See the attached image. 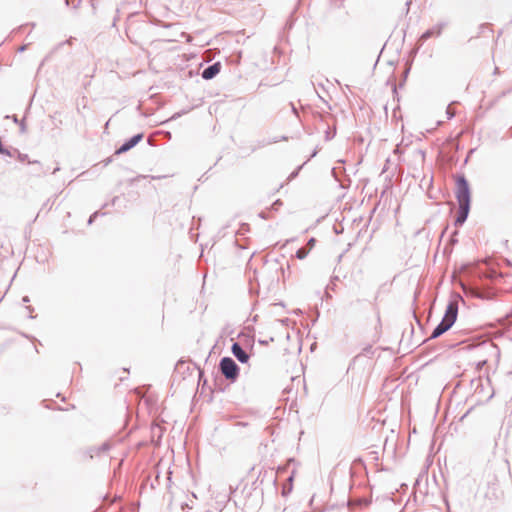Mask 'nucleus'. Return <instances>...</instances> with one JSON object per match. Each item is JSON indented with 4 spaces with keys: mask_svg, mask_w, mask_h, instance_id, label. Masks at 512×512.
<instances>
[{
    "mask_svg": "<svg viewBox=\"0 0 512 512\" xmlns=\"http://www.w3.org/2000/svg\"><path fill=\"white\" fill-rule=\"evenodd\" d=\"M221 67L222 66L220 62H214L211 65H208L201 72L202 78L205 80H211L215 78L220 73Z\"/></svg>",
    "mask_w": 512,
    "mask_h": 512,
    "instance_id": "obj_8",
    "label": "nucleus"
},
{
    "mask_svg": "<svg viewBox=\"0 0 512 512\" xmlns=\"http://www.w3.org/2000/svg\"><path fill=\"white\" fill-rule=\"evenodd\" d=\"M458 316V304L454 301H449L446 306L444 316L440 323L433 329L429 339H436L447 332L456 322Z\"/></svg>",
    "mask_w": 512,
    "mask_h": 512,
    "instance_id": "obj_1",
    "label": "nucleus"
},
{
    "mask_svg": "<svg viewBox=\"0 0 512 512\" xmlns=\"http://www.w3.org/2000/svg\"><path fill=\"white\" fill-rule=\"evenodd\" d=\"M373 354H374V349H373L371 344H368L365 347H363V349H362L361 353L359 354V356L360 355L372 356Z\"/></svg>",
    "mask_w": 512,
    "mask_h": 512,
    "instance_id": "obj_17",
    "label": "nucleus"
},
{
    "mask_svg": "<svg viewBox=\"0 0 512 512\" xmlns=\"http://www.w3.org/2000/svg\"><path fill=\"white\" fill-rule=\"evenodd\" d=\"M499 73H500L499 68H498V67H495V68H494V71H493V74H494V75H497V74H499Z\"/></svg>",
    "mask_w": 512,
    "mask_h": 512,
    "instance_id": "obj_39",
    "label": "nucleus"
},
{
    "mask_svg": "<svg viewBox=\"0 0 512 512\" xmlns=\"http://www.w3.org/2000/svg\"><path fill=\"white\" fill-rule=\"evenodd\" d=\"M144 138V133L140 132L132 137L126 139L114 152V155H120L128 152L132 148H134L139 142Z\"/></svg>",
    "mask_w": 512,
    "mask_h": 512,
    "instance_id": "obj_4",
    "label": "nucleus"
},
{
    "mask_svg": "<svg viewBox=\"0 0 512 512\" xmlns=\"http://www.w3.org/2000/svg\"><path fill=\"white\" fill-rule=\"evenodd\" d=\"M198 369H199V381H201V378L203 377V371L200 368H198Z\"/></svg>",
    "mask_w": 512,
    "mask_h": 512,
    "instance_id": "obj_40",
    "label": "nucleus"
},
{
    "mask_svg": "<svg viewBox=\"0 0 512 512\" xmlns=\"http://www.w3.org/2000/svg\"><path fill=\"white\" fill-rule=\"evenodd\" d=\"M256 320H257V315H256V316H254V318H253V322H256Z\"/></svg>",
    "mask_w": 512,
    "mask_h": 512,
    "instance_id": "obj_51",
    "label": "nucleus"
},
{
    "mask_svg": "<svg viewBox=\"0 0 512 512\" xmlns=\"http://www.w3.org/2000/svg\"><path fill=\"white\" fill-rule=\"evenodd\" d=\"M9 412V408L7 406L0 405V414H7Z\"/></svg>",
    "mask_w": 512,
    "mask_h": 512,
    "instance_id": "obj_30",
    "label": "nucleus"
},
{
    "mask_svg": "<svg viewBox=\"0 0 512 512\" xmlns=\"http://www.w3.org/2000/svg\"><path fill=\"white\" fill-rule=\"evenodd\" d=\"M291 108H292V112L295 114L296 117H299V114H298V110L297 108L294 106V104L291 103Z\"/></svg>",
    "mask_w": 512,
    "mask_h": 512,
    "instance_id": "obj_32",
    "label": "nucleus"
},
{
    "mask_svg": "<svg viewBox=\"0 0 512 512\" xmlns=\"http://www.w3.org/2000/svg\"><path fill=\"white\" fill-rule=\"evenodd\" d=\"M161 177L158 176V177H155V176H152V179H160Z\"/></svg>",
    "mask_w": 512,
    "mask_h": 512,
    "instance_id": "obj_50",
    "label": "nucleus"
},
{
    "mask_svg": "<svg viewBox=\"0 0 512 512\" xmlns=\"http://www.w3.org/2000/svg\"><path fill=\"white\" fill-rule=\"evenodd\" d=\"M446 25V22H441L427 29L425 32L422 33V35L419 38V41L423 43L426 40L430 39L431 37H439L442 34V30Z\"/></svg>",
    "mask_w": 512,
    "mask_h": 512,
    "instance_id": "obj_5",
    "label": "nucleus"
},
{
    "mask_svg": "<svg viewBox=\"0 0 512 512\" xmlns=\"http://www.w3.org/2000/svg\"><path fill=\"white\" fill-rule=\"evenodd\" d=\"M99 215H105V213H100L99 211L92 213L89 216L88 225H91Z\"/></svg>",
    "mask_w": 512,
    "mask_h": 512,
    "instance_id": "obj_20",
    "label": "nucleus"
},
{
    "mask_svg": "<svg viewBox=\"0 0 512 512\" xmlns=\"http://www.w3.org/2000/svg\"><path fill=\"white\" fill-rule=\"evenodd\" d=\"M309 249L305 248V247H301L299 248L297 251H296V258L300 259V260H303L307 257V255L309 254Z\"/></svg>",
    "mask_w": 512,
    "mask_h": 512,
    "instance_id": "obj_15",
    "label": "nucleus"
},
{
    "mask_svg": "<svg viewBox=\"0 0 512 512\" xmlns=\"http://www.w3.org/2000/svg\"><path fill=\"white\" fill-rule=\"evenodd\" d=\"M411 65H412V60L411 61H408L405 65V70L403 71V75H402V78L400 80V83L399 85H397L396 83H392V91H393V94H394V98H396L398 101H399V95H398V92H397V88L400 87L402 88L405 83H406V80L408 78V75L411 71Z\"/></svg>",
    "mask_w": 512,
    "mask_h": 512,
    "instance_id": "obj_9",
    "label": "nucleus"
},
{
    "mask_svg": "<svg viewBox=\"0 0 512 512\" xmlns=\"http://www.w3.org/2000/svg\"><path fill=\"white\" fill-rule=\"evenodd\" d=\"M29 164L31 165H35L37 167H35V175L36 176H42V175H45L47 171H44L43 170V167H42V164L40 161L38 160H33V161H28Z\"/></svg>",
    "mask_w": 512,
    "mask_h": 512,
    "instance_id": "obj_11",
    "label": "nucleus"
},
{
    "mask_svg": "<svg viewBox=\"0 0 512 512\" xmlns=\"http://www.w3.org/2000/svg\"><path fill=\"white\" fill-rule=\"evenodd\" d=\"M80 1L81 0H77V1L76 0H72V1L71 0H65V4L68 7L76 8L79 5Z\"/></svg>",
    "mask_w": 512,
    "mask_h": 512,
    "instance_id": "obj_21",
    "label": "nucleus"
},
{
    "mask_svg": "<svg viewBox=\"0 0 512 512\" xmlns=\"http://www.w3.org/2000/svg\"><path fill=\"white\" fill-rule=\"evenodd\" d=\"M233 356L242 364L249 361L250 355L243 349L239 342H233L231 346Z\"/></svg>",
    "mask_w": 512,
    "mask_h": 512,
    "instance_id": "obj_6",
    "label": "nucleus"
},
{
    "mask_svg": "<svg viewBox=\"0 0 512 512\" xmlns=\"http://www.w3.org/2000/svg\"><path fill=\"white\" fill-rule=\"evenodd\" d=\"M478 34L475 37H480L481 35H485L486 32L492 33L493 30L488 23H483L478 27Z\"/></svg>",
    "mask_w": 512,
    "mask_h": 512,
    "instance_id": "obj_13",
    "label": "nucleus"
},
{
    "mask_svg": "<svg viewBox=\"0 0 512 512\" xmlns=\"http://www.w3.org/2000/svg\"><path fill=\"white\" fill-rule=\"evenodd\" d=\"M219 371L225 377L226 380L234 383L237 381L240 375V367L232 357L225 356L219 361Z\"/></svg>",
    "mask_w": 512,
    "mask_h": 512,
    "instance_id": "obj_2",
    "label": "nucleus"
},
{
    "mask_svg": "<svg viewBox=\"0 0 512 512\" xmlns=\"http://www.w3.org/2000/svg\"><path fill=\"white\" fill-rule=\"evenodd\" d=\"M446 114L448 119H452L455 117V112L450 108V106L447 107Z\"/></svg>",
    "mask_w": 512,
    "mask_h": 512,
    "instance_id": "obj_25",
    "label": "nucleus"
},
{
    "mask_svg": "<svg viewBox=\"0 0 512 512\" xmlns=\"http://www.w3.org/2000/svg\"><path fill=\"white\" fill-rule=\"evenodd\" d=\"M455 196L458 204L471 205V190L468 180L464 175L456 178Z\"/></svg>",
    "mask_w": 512,
    "mask_h": 512,
    "instance_id": "obj_3",
    "label": "nucleus"
},
{
    "mask_svg": "<svg viewBox=\"0 0 512 512\" xmlns=\"http://www.w3.org/2000/svg\"><path fill=\"white\" fill-rule=\"evenodd\" d=\"M282 205L283 202L280 199H277L271 204V206L268 208V211L271 213L277 212Z\"/></svg>",
    "mask_w": 512,
    "mask_h": 512,
    "instance_id": "obj_16",
    "label": "nucleus"
},
{
    "mask_svg": "<svg viewBox=\"0 0 512 512\" xmlns=\"http://www.w3.org/2000/svg\"><path fill=\"white\" fill-rule=\"evenodd\" d=\"M312 117L317 122H322V123L327 124L328 123L327 118L330 117V115L329 114L325 115L318 111H315V112H312Z\"/></svg>",
    "mask_w": 512,
    "mask_h": 512,
    "instance_id": "obj_12",
    "label": "nucleus"
},
{
    "mask_svg": "<svg viewBox=\"0 0 512 512\" xmlns=\"http://www.w3.org/2000/svg\"><path fill=\"white\" fill-rule=\"evenodd\" d=\"M315 243H316V239H315V238H313V237H311V238L308 240V243H307V244H308V246H309V248H308V249L310 250V249L315 245Z\"/></svg>",
    "mask_w": 512,
    "mask_h": 512,
    "instance_id": "obj_28",
    "label": "nucleus"
},
{
    "mask_svg": "<svg viewBox=\"0 0 512 512\" xmlns=\"http://www.w3.org/2000/svg\"><path fill=\"white\" fill-rule=\"evenodd\" d=\"M22 301H23L24 303H28V302L30 301V299H29V297H28V296H24V297L22 298Z\"/></svg>",
    "mask_w": 512,
    "mask_h": 512,
    "instance_id": "obj_38",
    "label": "nucleus"
},
{
    "mask_svg": "<svg viewBox=\"0 0 512 512\" xmlns=\"http://www.w3.org/2000/svg\"><path fill=\"white\" fill-rule=\"evenodd\" d=\"M326 125H327V129L325 130V140L330 141L336 135V128H335V126L333 128H331L329 123H327Z\"/></svg>",
    "mask_w": 512,
    "mask_h": 512,
    "instance_id": "obj_14",
    "label": "nucleus"
},
{
    "mask_svg": "<svg viewBox=\"0 0 512 512\" xmlns=\"http://www.w3.org/2000/svg\"><path fill=\"white\" fill-rule=\"evenodd\" d=\"M185 113H186V111H184V110L180 111V112H176L168 121L175 120Z\"/></svg>",
    "mask_w": 512,
    "mask_h": 512,
    "instance_id": "obj_26",
    "label": "nucleus"
},
{
    "mask_svg": "<svg viewBox=\"0 0 512 512\" xmlns=\"http://www.w3.org/2000/svg\"><path fill=\"white\" fill-rule=\"evenodd\" d=\"M417 152L421 155L422 159H424V158H425V151H423V150H418Z\"/></svg>",
    "mask_w": 512,
    "mask_h": 512,
    "instance_id": "obj_37",
    "label": "nucleus"
},
{
    "mask_svg": "<svg viewBox=\"0 0 512 512\" xmlns=\"http://www.w3.org/2000/svg\"><path fill=\"white\" fill-rule=\"evenodd\" d=\"M470 209H471V205L459 204V209H458L457 215L454 219L455 227H461L466 222V220L469 216Z\"/></svg>",
    "mask_w": 512,
    "mask_h": 512,
    "instance_id": "obj_7",
    "label": "nucleus"
},
{
    "mask_svg": "<svg viewBox=\"0 0 512 512\" xmlns=\"http://www.w3.org/2000/svg\"><path fill=\"white\" fill-rule=\"evenodd\" d=\"M140 178H146V176L139 175V176H137L135 179H132V182H133V181H135V180H138V179H140Z\"/></svg>",
    "mask_w": 512,
    "mask_h": 512,
    "instance_id": "obj_41",
    "label": "nucleus"
},
{
    "mask_svg": "<svg viewBox=\"0 0 512 512\" xmlns=\"http://www.w3.org/2000/svg\"><path fill=\"white\" fill-rule=\"evenodd\" d=\"M190 507L188 506L187 503H182L181 504V509L183 512H188L186 509H189Z\"/></svg>",
    "mask_w": 512,
    "mask_h": 512,
    "instance_id": "obj_33",
    "label": "nucleus"
},
{
    "mask_svg": "<svg viewBox=\"0 0 512 512\" xmlns=\"http://www.w3.org/2000/svg\"><path fill=\"white\" fill-rule=\"evenodd\" d=\"M412 3V0H407L406 3H405V6H406V13L409 12V9H410V5Z\"/></svg>",
    "mask_w": 512,
    "mask_h": 512,
    "instance_id": "obj_34",
    "label": "nucleus"
},
{
    "mask_svg": "<svg viewBox=\"0 0 512 512\" xmlns=\"http://www.w3.org/2000/svg\"><path fill=\"white\" fill-rule=\"evenodd\" d=\"M447 229H448V225H446V227H445V228L443 229V231L441 232V234H440V239H442V238L444 237V235H445V233H446Z\"/></svg>",
    "mask_w": 512,
    "mask_h": 512,
    "instance_id": "obj_36",
    "label": "nucleus"
},
{
    "mask_svg": "<svg viewBox=\"0 0 512 512\" xmlns=\"http://www.w3.org/2000/svg\"><path fill=\"white\" fill-rule=\"evenodd\" d=\"M26 309L29 311V318L30 319H34L35 317L32 315V312H33V307L32 306H26Z\"/></svg>",
    "mask_w": 512,
    "mask_h": 512,
    "instance_id": "obj_31",
    "label": "nucleus"
},
{
    "mask_svg": "<svg viewBox=\"0 0 512 512\" xmlns=\"http://www.w3.org/2000/svg\"><path fill=\"white\" fill-rule=\"evenodd\" d=\"M237 425H239V426H246V425H247V423H245V422H238V424H237Z\"/></svg>",
    "mask_w": 512,
    "mask_h": 512,
    "instance_id": "obj_44",
    "label": "nucleus"
},
{
    "mask_svg": "<svg viewBox=\"0 0 512 512\" xmlns=\"http://www.w3.org/2000/svg\"><path fill=\"white\" fill-rule=\"evenodd\" d=\"M286 25L288 26V28H291L292 27V21L287 22Z\"/></svg>",
    "mask_w": 512,
    "mask_h": 512,
    "instance_id": "obj_45",
    "label": "nucleus"
},
{
    "mask_svg": "<svg viewBox=\"0 0 512 512\" xmlns=\"http://www.w3.org/2000/svg\"><path fill=\"white\" fill-rule=\"evenodd\" d=\"M25 49H26V46H25V45H23V46H21V47L18 49V51H19V52H23Z\"/></svg>",
    "mask_w": 512,
    "mask_h": 512,
    "instance_id": "obj_42",
    "label": "nucleus"
},
{
    "mask_svg": "<svg viewBox=\"0 0 512 512\" xmlns=\"http://www.w3.org/2000/svg\"><path fill=\"white\" fill-rule=\"evenodd\" d=\"M118 201H119V196H114V197L111 199V201H110L109 203H105V204L103 205V208H104V207H107V206H109V205H111V206H115V205L117 204V202H118Z\"/></svg>",
    "mask_w": 512,
    "mask_h": 512,
    "instance_id": "obj_24",
    "label": "nucleus"
},
{
    "mask_svg": "<svg viewBox=\"0 0 512 512\" xmlns=\"http://www.w3.org/2000/svg\"><path fill=\"white\" fill-rule=\"evenodd\" d=\"M457 236L458 230H454L449 237L448 244H450L451 246L455 245L458 242Z\"/></svg>",
    "mask_w": 512,
    "mask_h": 512,
    "instance_id": "obj_19",
    "label": "nucleus"
},
{
    "mask_svg": "<svg viewBox=\"0 0 512 512\" xmlns=\"http://www.w3.org/2000/svg\"><path fill=\"white\" fill-rule=\"evenodd\" d=\"M59 170H60V167H58V166H57V167H56V168H54V170L52 171V174H55V173H56V172H58Z\"/></svg>",
    "mask_w": 512,
    "mask_h": 512,
    "instance_id": "obj_43",
    "label": "nucleus"
},
{
    "mask_svg": "<svg viewBox=\"0 0 512 512\" xmlns=\"http://www.w3.org/2000/svg\"><path fill=\"white\" fill-rule=\"evenodd\" d=\"M281 140H287V137L286 136H282Z\"/></svg>",
    "mask_w": 512,
    "mask_h": 512,
    "instance_id": "obj_49",
    "label": "nucleus"
},
{
    "mask_svg": "<svg viewBox=\"0 0 512 512\" xmlns=\"http://www.w3.org/2000/svg\"><path fill=\"white\" fill-rule=\"evenodd\" d=\"M5 118L12 119L13 122L16 123V124H18L20 122L18 117H17V115H12V116L7 115Z\"/></svg>",
    "mask_w": 512,
    "mask_h": 512,
    "instance_id": "obj_29",
    "label": "nucleus"
},
{
    "mask_svg": "<svg viewBox=\"0 0 512 512\" xmlns=\"http://www.w3.org/2000/svg\"><path fill=\"white\" fill-rule=\"evenodd\" d=\"M184 363L183 362H178L176 367L179 368L180 366H182Z\"/></svg>",
    "mask_w": 512,
    "mask_h": 512,
    "instance_id": "obj_46",
    "label": "nucleus"
},
{
    "mask_svg": "<svg viewBox=\"0 0 512 512\" xmlns=\"http://www.w3.org/2000/svg\"><path fill=\"white\" fill-rule=\"evenodd\" d=\"M296 175H297V171L293 172V173L291 174V177H294V176H296Z\"/></svg>",
    "mask_w": 512,
    "mask_h": 512,
    "instance_id": "obj_48",
    "label": "nucleus"
},
{
    "mask_svg": "<svg viewBox=\"0 0 512 512\" xmlns=\"http://www.w3.org/2000/svg\"><path fill=\"white\" fill-rule=\"evenodd\" d=\"M103 162H104V166L109 165L112 162V157L105 159Z\"/></svg>",
    "mask_w": 512,
    "mask_h": 512,
    "instance_id": "obj_35",
    "label": "nucleus"
},
{
    "mask_svg": "<svg viewBox=\"0 0 512 512\" xmlns=\"http://www.w3.org/2000/svg\"><path fill=\"white\" fill-rule=\"evenodd\" d=\"M274 341V337H270L269 339H259L258 343L262 346H267L270 342Z\"/></svg>",
    "mask_w": 512,
    "mask_h": 512,
    "instance_id": "obj_23",
    "label": "nucleus"
},
{
    "mask_svg": "<svg viewBox=\"0 0 512 512\" xmlns=\"http://www.w3.org/2000/svg\"><path fill=\"white\" fill-rule=\"evenodd\" d=\"M14 153L17 154V159L20 162H26V161L28 162V161H30L29 157H28V154L21 153L18 149H14Z\"/></svg>",
    "mask_w": 512,
    "mask_h": 512,
    "instance_id": "obj_18",
    "label": "nucleus"
},
{
    "mask_svg": "<svg viewBox=\"0 0 512 512\" xmlns=\"http://www.w3.org/2000/svg\"><path fill=\"white\" fill-rule=\"evenodd\" d=\"M316 153H317V151H316V150H314V151H313V153H312V155H311V157H314V156L316 155Z\"/></svg>",
    "mask_w": 512,
    "mask_h": 512,
    "instance_id": "obj_47",
    "label": "nucleus"
},
{
    "mask_svg": "<svg viewBox=\"0 0 512 512\" xmlns=\"http://www.w3.org/2000/svg\"><path fill=\"white\" fill-rule=\"evenodd\" d=\"M258 216H259L261 219L266 220V219L270 218V216H271V212H269V211H268V208H267L266 210L261 211V212L258 214Z\"/></svg>",
    "mask_w": 512,
    "mask_h": 512,
    "instance_id": "obj_22",
    "label": "nucleus"
},
{
    "mask_svg": "<svg viewBox=\"0 0 512 512\" xmlns=\"http://www.w3.org/2000/svg\"><path fill=\"white\" fill-rule=\"evenodd\" d=\"M18 124H19V126H20V131H21V133L26 132V124H25L24 119H22Z\"/></svg>",
    "mask_w": 512,
    "mask_h": 512,
    "instance_id": "obj_27",
    "label": "nucleus"
},
{
    "mask_svg": "<svg viewBox=\"0 0 512 512\" xmlns=\"http://www.w3.org/2000/svg\"><path fill=\"white\" fill-rule=\"evenodd\" d=\"M110 448H111V444L108 441H106L99 446L89 447L86 450V454L88 455L89 458L92 459L94 456H99L100 454L109 451Z\"/></svg>",
    "mask_w": 512,
    "mask_h": 512,
    "instance_id": "obj_10",
    "label": "nucleus"
}]
</instances>
